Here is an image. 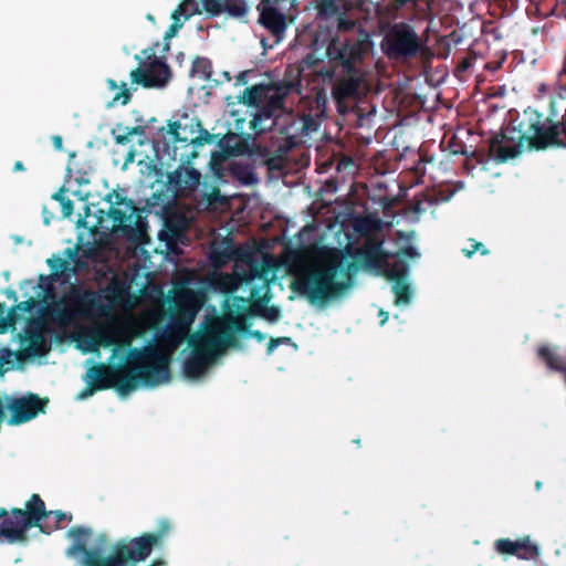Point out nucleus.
Instances as JSON below:
<instances>
[{
	"mask_svg": "<svg viewBox=\"0 0 566 566\" xmlns=\"http://www.w3.org/2000/svg\"><path fill=\"white\" fill-rule=\"evenodd\" d=\"M171 532V523L167 518L158 522L157 530L144 533L130 539H119L111 544L105 533L95 536L93 544L87 545L93 531L85 526H73L67 534L73 538L69 547L70 556L82 555V566H125L128 563L136 564L145 560L155 547H161L166 537Z\"/></svg>",
	"mask_w": 566,
	"mask_h": 566,
	"instance_id": "1",
	"label": "nucleus"
},
{
	"mask_svg": "<svg viewBox=\"0 0 566 566\" xmlns=\"http://www.w3.org/2000/svg\"><path fill=\"white\" fill-rule=\"evenodd\" d=\"M525 145L536 150L566 146V115L558 117L553 102L546 116L532 107L524 109L516 125L506 126L490 139L489 153L495 161L505 163L517 157Z\"/></svg>",
	"mask_w": 566,
	"mask_h": 566,
	"instance_id": "2",
	"label": "nucleus"
},
{
	"mask_svg": "<svg viewBox=\"0 0 566 566\" xmlns=\"http://www.w3.org/2000/svg\"><path fill=\"white\" fill-rule=\"evenodd\" d=\"M169 356L156 347L133 348L126 364H95L85 374L95 386L108 385L122 395L136 389L138 382L156 386L170 380Z\"/></svg>",
	"mask_w": 566,
	"mask_h": 566,
	"instance_id": "3",
	"label": "nucleus"
},
{
	"mask_svg": "<svg viewBox=\"0 0 566 566\" xmlns=\"http://www.w3.org/2000/svg\"><path fill=\"white\" fill-rule=\"evenodd\" d=\"M310 48L312 53L307 54L305 59L308 64L321 60L314 57L319 52L328 61V65L317 71V75L323 82H326L333 81L337 73L361 70L359 64L367 52V42L358 36H349L345 32H336V30L324 25L313 31Z\"/></svg>",
	"mask_w": 566,
	"mask_h": 566,
	"instance_id": "4",
	"label": "nucleus"
},
{
	"mask_svg": "<svg viewBox=\"0 0 566 566\" xmlns=\"http://www.w3.org/2000/svg\"><path fill=\"white\" fill-rule=\"evenodd\" d=\"M343 270V261L339 256L305 264L294 272L290 289L311 304H324L350 287L352 282L348 279L347 281L336 280Z\"/></svg>",
	"mask_w": 566,
	"mask_h": 566,
	"instance_id": "5",
	"label": "nucleus"
},
{
	"mask_svg": "<svg viewBox=\"0 0 566 566\" xmlns=\"http://www.w3.org/2000/svg\"><path fill=\"white\" fill-rule=\"evenodd\" d=\"M50 516L51 512L46 511L44 501L35 493L25 502L24 510L15 507L9 514L0 507V543L3 539L10 544L24 542L31 527H40L44 532L41 522Z\"/></svg>",
	"mask_w": 566,
	"mask_h": 566,
	"instance_id": "6",
	"label": "nucleus"
},
{
	"mask_svg": "<svg viewBox=\"0 0 566 566\" xmlns=\"http://www.w3.org/2000/svg\"><path fill=\"white\" fill-rule=\"evenodd\" d=\"M188 344L191 352L184 360L182 371L189 379H198L203 376L221 349L230 346L208 326L202 333L192 335L188 339Z\"/></svg>",
	"mask_w": 566,
	"mask_h": 566,
	"instance_id": "7",
	"label": "nucleus"
},
{
	"mask_svg": "<svg viewBox=\"0 0 566 566\" xmlns=\"http://www.w3.org/2000/svg\"><path fill=\"white\" fill-rule=\"evenodd\" d=\"M159 45V42H156L153 46L144 49L142 51L143 60L138 55L135 56L139 61V65L129 74L132 84L140 85L145 88H160L170 81L171 71L164 61L166 53L169 51V43L166 42L163 46L161 56L156 54V49Z\"/></svg>",
	"mask_w": 566,
	"mask_h": 566,
	"instance_id": "8",
	"label": "nucleus"
},
{
	"mask_svg": "<svg viewBox=\"0 0 566 566\" xmlns=\"http://www.w3.org/2000/svg\"><path fill=\"white\" fill-rule=\"evenodd\" d=\"M381 48L389 59L407 61L415 59L423 45L411 24L396 22L386 31Z\"/></svg>",
	"mask_w": 566,
	"mask_h": 566,
	"instance_id": "9",
	"label": "nucleus"
},
{
	"mask_svg": "<svg viewBox=\"0 0 566 566\" xmlns=\"http://www.w3.org/2000/svg\"><path fill=\"white\" fill-rule=\"evenodd\" d=\"M253 315H255L254 303L249 305L247 298L234 296L229 312L223 316L217 317L208 327L229 345H232L234 343V333L248 332L249 324L247 318Z\"/></svg>",
	"mask_w": 566,
	"mask_h": 566,
	"instance_id": "10",
	"label": "nucleus"
},
{
	"mask_svg": "<svg viewBox=\"0 0 566 566\" xmlns=\"http://www.w3.org/2000/svg\"><path fill=\"white\" fill-rule=\"evenodd\" d=\"M338 77L325 83H332V97L340 114L349 112L365 95L367 84L361 70L338 73Z\"/></svg>",
	"mask_w": 566,
	"mask_h": 566,
	"instance_id": "11",
	"label": "nucleus"
},
{
	"mask_svg": "<svg viewBox=\"0 0 566 566\" xmlns=\"http://www.w3.org/2000/svg\"><path fill=\"white\" fill-rule=\"evenodd\" d=\"M168 134L175 143H188L195 147H202L213 142V135L205 129L201 120L196 116L184 113L178 120L168 122Z\"/></svg>",
	"mask_w": 566,
	"mask_h": 566,
	"instance_id": "12",
	"label": "nucleus"
},
{
	"mask_svg": "<svg viewBox=\"0 0 566 566\" xmlns=\"http://www.w3.org/2000/svg\"><path fill=\"white\" fill-rule=\"evenodd\" d=\"M301 144L302 138L292 134L291 127L281 128L280 136L272 137V145L275 147L273 153L263 146H256V153L264 158V164L270 171H281L287 165L290 151Z\"/></svg>",
	"mask_w": 566,
	"mask_h": 566,
	"instance_id": "13",
	"label": "nucleus"
},
{
	"mask_svg": "<svg viewBox=\"0 0 566 566\" xmlns=\"http://www.w3.org/2000/svg\"><path fill=\"white\" fill-rule=\"evenodd\" d=\"M382 243L373 239H368L365 244L356 249L354 253V262L347 264L345 273L350 281L352 274L358 270L359 264L366 269L382 268L386 262L387 254L382 250Z\"/></svg>",
	"mask_w": 566,
	"mask_h": 566,
	"instance_id": "14",
	"label": "nucleus"
},
{
	"mask_svg": "<svg viewBox=\"0 0 566 566\" xmlns=\"http://www.w3.org/2000/svg\"><path fill=\"white\" fill-rule=\"evenodd\" d=\"M319 22L316 29L324 25L336 32H346L355 28V22L346 19L339 6L334 0H323L318 6Z\"/></svg>",
	"mask_w": 566,
	"mask_h": 566,
	"instance_id": "15",
	"label": "nucleus"
},
{
	"mask_svg": "<svg viewBox=\"0 0 566 566\" xmlns=\"http://www.w3.org/2000/svg\"><path fill=\"white\" fill-rule=\"evenodd\" d=\"M201 174L191 166L180 165L167 176V182L180 195L193 192L200 184Z\"/></svg>",
	"mask_w": 566,
	"mask_h": 566,
	"instance_id": "16",
	"label": "nucleus"
},
{
	"mask_svg": "<svg viewBox=\"0 0 566 566\" xmlns=\"http://www.w3.org/2000/svg\"><path fill=\"white\" fill-rule=\"evenodd\" d=\"M199 308L200 305L192 292L187 291L177 297L175 306L170 311L169 319L190 329Z\"/></svg>",
	"mask_w": 566,
	"mask_h": 566,
	"instance_id": "17",
	"label": "nucleus"
},
{
	"mask_svg": "<svg viewBox=\"0 0 566 566\" xmlns=\"http://www.w3.org/2000/svg\"><path fill=\"white\" fill-rule=\"evenodd\" d=\"M76 311L67 306H56L53 308L54 318L59 322H69L75 314L85 315L91 308L96 306V296L93 292L75 294L72 298Z\"/></svg>",
	"mask_w": 566,
	"mask_h": 566,
	"instance_id": "18",
	"label": "nucleus"
},
{
	"mask_svg": "<svg viewBox=\"0 0 566 566\" xmlns=\"http://www.w3.org/2000/svg\"><path fill=\"white\" fill-rule=\"evenodd\" d=\"M106 200L111 203L108 216L115 224H123L133 219L136 211L133 200L116 191L108 193Z\"/></svg>",
	"mask_w": 566,
	"mask_h": 566,
	"instance_id": "19",
	"label": "nucleus"
},
{
	"mask_svg": "<svg viewBox=\"0 0 566 566\" xmlns=\"http://www.w3.org/2000/svg\"><path fill=\"white\" fill-rule=\"evenodd\" d=\"M258 10L260 11V22L273 35H280L285 31V17L275 7H258Z\"/></svg>",
	"mask_w": 566,
	"mask_h": 566,
	"instance_id": "20",
	"label": "nucleus"
},
{
	"mask_svg": "<svg viewBox=\"0 0 566 566\" xmlns=\"http://www.w3.org/2000/svg\"><path fill=\"white\" fill-rule=\"evenodd\" d=\"M21 344H25L22 348V354L24 355L41 357L48 353L46 339L38 328L28 329L25 335L21 337Z\"/></svg>",
	"mask_w": 566,
	"mask_h": 566,
	"instance_id": "21",
	"label": "nucleus"
},
{
	"mask_svg": "<svg viewBox=\"0 0 566 566\" xmlns=\"http://www.w3.org/2000/svg\"><path fill=\"white\" fill-rule=\"evenodd\" d=\"M382 268L385 269V275L387 279L394 283L407 280L409 264L405 259L397 258L392 262H388L386 259Z\"/></svg>",
	"mask_w": 566,
	"mask_h": 566,
	"instance_id": "22",
	"label": "nucleus"
},
{
	"mask_svg": "<svg viewBox=\"0 0 566 566\" xmlns=\"http://www.w3.org/2000/svg\"><path fill=\"white\" fill-rule=\"evenodd\" d=\"M538 358L549 368L556 371L565 370V360L555 348L547 345L537 348Z\"/></svg>",
	"mask_w": 566,
	"mask_h": 566,
	"instance_id": "23",
	"label": "nucleus"
},
{
	"mask_svg": "<svg viewBox=\"0 0 566 566\" xmlns=\"http://www.w3.org/2000/svg\"><path fill=\"white\" fill-rule=\"evenodd\" d=\"M189 331L190 329L169 319L163 332V338L172 347H177L188 337Z\"/></svg>",
	"mask_w": 566,
	"mask_h": 566,
	"instance_id": "24",
	"label": "nucleus"
},
{
	"mask_svg": "<svg viewBox=\"0 0 566 566\" xmlns=\"http://www.w3.org/2000/svg\"><path fill=\"white\" fill-rule=\"evenodd\" d=\"M229 170L230 175L242 185L250 186L258 181L254 169L251 165L232 163Z\"/></svg>",
	"mask_w": 566,
	"mask_h": 566,
	"instance_id": "25",
	"label": "nucleus"
},
{
	"mask_svg": "<svg viewBox=\"0 0 566 566\" xmlns=\"http://www.w3.org/2000/svg\"><path fill=\"white\" fill-rule=\"evenodd\" d=\"M191 74L198 76L206 82L219 84V80L212 78V63L208 57L198 56L192 62Z\"/></svg>",
	"mask_w": 566,
	"mask_h": 566,
	"instance_id": "26",
	"label": "nucleus"
},
{
	"mask_svg": "<svg viewBox=\"0 0 566 566\" xmlns=\"http://www.w3.org/2000/svg\"><path fill=\"white\" fill-rule=\"evenodd\" d=\"M271 108H262L250 122V128L254 134L260 135L274 124Z\"/></svg>",
	"mask_w": 566,
	"mask_h": 566,
	"instance_id": "27",
	"label": "nucleus"
},
{
	"mask_svg": "<svg viewBox=\"0 0 566 566\" xmlns=\"http://www.w3.org/2000/svg\"><path fill=\"white\" fill-rule=\"evenodd\" d=\"M138 218V221H136L135 226H133V220L126 221L123 224H118L123 231L124 234L128 237L129 240L143 243L146 239V229L144 223L142 222L140 218Z\"/></svg>",
	"mask_w": 566,
	"mask_h": 566,
	"instance_id": "28",
	"label": "nucleus"
},
{
	"mask_svg": "<svg viewBox=\"0 0 566 566\" xmlns=\"http://www.w3.org/2000/svg\"><path fill=\"white\" fill-rule=\"evenodd\" d=\"M265 98V88L262 85H253L251 87H247L243 91V95L240 98V102L248 105L260 107Z\"/></svg>",
	"mask_w": 566,
	"mask_h": 566,
	"instance_id": "29",
	"label": "nucleus"
},
{
	"mask_svg": "<svg viewBox=\"0 0 566 566\" xmlns=\"http://www.w3.org/2000/svg\"><path fill=\"white\" fill-rule=\"evenodd\" d=\"M516 557L524 560H536L539 557V548L531 541L530 536L522 537Z\"/></svg>",
	"mask_w": 566,
	"mask_h": 566,
	"instance_id": "30",
	"label": "nucleus"
},
{
	"mask_svg": "<svg viewBox=\"0 0 566 566\" xmlns=\"http://www.w3.org/2000/svg\"><path fill=\"white\" fill-rule=\"evenodd\" d=\"M291 133L298 135L302 138V144L304 143V136H307L312 130H315L317 127L316 122L310 116H304L300 120V127H295V123L292 125L284 126L283 128H290Z\"/></svg>",
	"mask_w": 566,
	"mask_h": 566,
	"instance_id": "31",
	"label": "nucleus"
},
{
	"mask_svg": "<svg viewBox=\"0 0 566 566\" xmlns=\"http://www.w3.org/2000/svg\"><path fill=\"white\" fill-rule=\"evenodd\" d=\"M38 302L35 298L30 297L27 301L20 302L18 305L13 306L8 312V325L13 326L17 321L19 319V316L17 314V311H20L21 313H31L34 307L36 306Z\"/></svg>",
	"mask_w": 566,
	"mask_h": 566,
	"instance_id": "32",
	"label": "nucleus"
},
{
	"mask_svg": "<svg viewBox=\"0 0 566 566\" xmlns=\"http://www.w3.org/2000/svg\"><path fill=\"white\" fill-rule=\"evenodd\" d=\"M392 291L395 293V303L397 305L408 304L410 302L411 289L406 281L395 282L392 285Z\"/></svg>",
	"mask_w": 566,
	"mask_h": 566,
	"instance_id": "33",
	"label": "nucleus"
},
{
	"mask_svg": "<svg viewBox=\"0 0 566 566\" xmlns=\"http://www.w3.org/2000/svg\"><path fill=\"white\" fill-rule=\"evenodd\" d=\"M520 545V538L516 541H511L509 538H499L494 542V548L497 553L503 555H513L517 556Z\"/></svg>",
	"mask_w": 566,
	"mask_h": 566,
	"instance_id": "34",
	"label": "nucleus"
},
{
	"mask_svg": "<svg viewBox=\"0 0 566 566\" xmlns=\"http://www.w3.org/2000/svg\"><path fill=\"white\" fill-rule=\"evenodd\" d=\"M255 315H260L269 322H277L281 311L276 306H265L262 302L254 303Z\"/></svg>",
	"mask_w": 566,
	"mask_h": 566,
	"instance_id": "35",
	"label": "nucleus"
},
{
	"mask_svg": "<svg viewBox=\"0 0 566 566\" xmlns=\"http://www.w3.org/2000/svg\"><path fill=\"white\" fill-rule=\"evenodd\" d=\"M223 12L234 18H242L248 13V7L244 0H226Z\"/></svg>",
	"mask_w": 566,
	"mask_h": 566,
	"instance_id": "36",
	"label": "nucleus"
},
{
	"mask_svg": "<svg viewBox=\"0 0 566 566\" xmlns=\"http://www.w3.org/2000/svg\"><path fill=\"white\" fill-rule=\"evenodd\" d=\"M177 8L181 11L184 21H187L192 15L201 13L197 0H182Z\"/></svg>",
	"mask_w": 566,
	"mask_h": 566,
	"instance_id": "37",
	"label": "nucleus"
},
{
	"mask_svg": "<svg viewBox=\"0 0 566 566\" xmlns=\"http://www.w3.org/2000/svg\"><path fill=\"white\" fill-rule=\"evenodd\" d=\"M203 9L211 17L219 15L224 10L226 0H201Z\"/></svg>",
	"mask_w": 566,
	"mask_h": 566,
	"instance_id": "38",
	"label": "nucleus"
},
{
	"mask_svg": "<svg viewBox=\"0 0 566 566\" xmlns=\"http://www.w3.org/2000/svg\"><path fill=\"white\" fill-rule=\"evenodd\" d=\"M84 381L86 382L85 388H83L77 394V399L83 400L91 396H93L96 391L106 390L108 385H102V386H95L92 384L88 379L84 378Z\"/></svg>",
	"mask_w": 566,
	"mask_h": 566,
	"instance_id": "39",
	"label": "nucleus"
},
{
	"mask_svg": "<svg viewBox=\"0 0 566 566\" xmlns=\"http://www.w3.org/2000/svg\"><path fill=\"white\" fill-rule=\"evenodd\" d=\"M507 57L506 52L500 51L495 54V59L484 64V70L494 73L499 71Z\"/></svg>",
	"mask_w": 566,
	"mask_h": 566,
	"instance_id": "40",
	"label": "nucleus"
},
{
	"mask_svg": "<svg viewBox=\"0 0 566 566\" xmlns=\"http://www.w3.org/2000/svg\"><path fill=\"white\" fill-rule=\"evenodd\" d=\"M48 265L55 275H59L60 272L67 270L69 261L61 258H51L48 260Z\"/></svg>",
	"mask_w": 566,
	"mask_h": 566,
	"instance_id": "41",
	"label": "nucleus"
},
{
	"mask_svg": "<svg viewBox=\"0 0 566 566\" xmlns=\"http://www.w3.org/2000/svg\"><path fill=\"white\" fill-rule=\"evenodd\" d=\"M94 339L97 345H102L103 347H109L115 344V337L104 331L96 332Z\"/></svg>",
	"mask_w": 566,
	"mask_h": 566,
	"instance_id": "42",
	"label": "nucleus"
},
{
	"mask_svg": "<svg viewBox=\"0 0 566 566\" xmlns=\"http://www.w3.org/2000/svg\"><path fill=\"white\" fill-rule=\"evenodd\" d=\"M470 242H472V251L462 249V253L467 258H471L475 252H480L481 255H488L490 253V251L481 242H478L474 239H470Z\"/></svg>",
	"mask_w": 566,
	"mask_h": 566,
	"instance_id": "43",
	"label": "nucleus"
},
{
	"mask_svg": "<svg viewBox=\"0 0 566 566\" xmlns=\"http://www.w3.org/2000/svg\"><path fill=\"white\" fill-rule=\"evenodd\" d=\"M120 91L114 96V101H120L123 105H126L132 99V94L129 90L127 88V84L125 82L122 83L119 86Z\"/></svg>",
	"mask_w": 566,
	"mask_h": 566,
	"instance_id": "44",
	"label": "nucleus"
},
{
	"mask_svg": "<svg viewBox=\"0 0 566 566\" xmlns=\"http://www.w3.org/2000/svg\"><path fill=\"white\" fill-rule=\"evenodd\" d=\"M120 129V126L118 128L112 129V135L114 137V140L117 145H126L130 142V136L128 135L127 129L124 128L123 134H117V130Z\"/></svg>",
	"mask_w": 566,
	"mask_h": 566,
	"instance_id": "45",
	"label": "nucleus"
},
{
	"mask_svg": "<svg viewBox=\"0 0 566 566\" xmlns=\"http://www.w3.org/2000/svg\"><path fill=\"white\" fill-rule=\"evenodd\" d=\"M419 252L412 245L405 247L400 249L399 252L397 253V258H402L405 260L406 258L416 259L419 258Z\"/></svg>",
	"mask_w": 566,
	"mask_h": 566,
	"instance_id": "46",
	"label": "nucleus"
},
{
	"mask_svg": "<svg viewBox=\"0 0 566 566\" xmlns=\"http://www.w3.org/2000/svg\"><path fill=\"white\" fill-rule=\"evenodd\" d=\"M13 352L6 348L0 350V375L3 374L6 369H2L4 365H12Z\"/></svg>",
	"mask_w": 566,
	"mask_h": 566,
	"instance_id": "47",
	"label": "nucleus"
},
{
	"mask_svg": "<svg viewBox=\"0 0 566 566\" xmlns=\"http://www.w3.org/2000/svg\"><path fill=\"white\" fill-rule=\"evenodd\" d=\"M473 63V59L471 56L463 57L455 67V75L459 76L461 73L467 72L469 69H471Z\"/></svg>",
	"mask_w": 566,
	"mask_h": 566,
	"instance_id": "48",
	"label": "nucleus"
},
{
	"mask_svg": "<svg viewBox=\"0 0 566 566\" xmlns=\"http://www.w3.org/2000/svg\"><path fill=\"white\" fill-rule=\"evenodd\" d=\"M61 211H62V214L63 217L65 218H69L73 214V211H74V203L71 199L66 198L62 203H61Z\"/></svg>",
	"mask_w": 566,
	"mask_h": 566,
	"instance_id": "49",
	"label": "nucleus"
},
{
	"mask_svg": "<svg viewBox=\"0 0 566 566\" xmlns=\"http://www.w3.org/2000/svg\"><path fill=\"white\" fill-rule=\"evenodd\" d=\"M180 29H181V23L171 22V24L168 27V29L165 32V35H164L165 41H168L171 38H174Z\"/></svg>",
	"mask_w": 566,
	"mask_h": 566,
	"instance_id": "50",
	"label": "nucleus"
},
{
	"mask_svg": "<svg viewBox=\"0 0 566 566\" xmlns=\"http://www.w3.org/2000/svg\"><path fill=\"white\" fill-rule=\"evenodd\" d=\"M373 221L368 218H363L357 221L356 230L359 232H366L371 229Z\"/></svg>",
	"mask_w": 566,
	"mask_h": 566,
	"instance_id": "51",
	"label": "nucleus"
},
{
	"mask_svg": "<svg viewBox=\"0 0 566 566\" xmlns=\"http://www.w3.org/2000/svg\"><path fill=\"white\" fill-rule=\"evenodd\" d=\"M4 312H6V304L0 303V328H1V332L7 331V328L11 326V325H8V316L4 317Z\"/></svg>",
	"mask_w": 566,
	"mask_h": 566,
	"instance_id": "52",
	"label": "nucleus"
},
{
	"mask_svg": "<svg viewBox=\"0 0 566 566\" xmlns=\"http://www.w3.org/2000/svg\"><path fill=\"white\" fill-rule=\"evenodd\" d=\"M51 512V515H53L55 517V524L53 526L54 530H57L60 528V523L66 518V514L62 511H50Z\"/></svg>",
	"mask_w": 566,
	"mask_h": 566,
	"instance_id": "53",
	"label": "nucleus"
},
{
	"mask_svg": "<svg viewBox=\"0 0 566 566\" xmlns=\"http://www.w3.org/2000/svg\"><path fill=\"white\" fill-rule=\"evenodd\" d=\"M178 237V232L176 229H169L168 232L165 233V240L167 241V245L170 247Z\"/></svg>",
	"mask_w": 566,
	"mask_h": 566,
	"instance_id": "54",
	"label": "nucleus"
},
{
	"mask_svg": "<svg viewBox=\"0 0 566 566\" xmlns=\"http://www.w3.org/2000/svg\"><path fill=\"white\" fill-rule=\"evenodd\" d=\"M171 20H172V22L181 23V27L184 25L185 21H184V18H182V13H181V11L178 8H176L172 11Z\"/></svg>",
	"mask_w": 566,
	"mask_h": 566,
	"instance_id": "55",
	"label": "nucleus"
},
{
	"mask_svg": "<svg viewBox=\"0 0 566 566\" xmlns=\"http://www.w3.org/2000/svg\"><path fill=\"white\" fill-rule=\"evenodd\" d=\"M13 356L15 357L19 364H23L29 358H34L32 355L22 354V349L13 352Z\"/></svg>",
	"mask_w": 566,
	"mask_h": 566,
	"instance_id": "56",
	"label": "nucleus"
},
{
	"mask_svg": "<svg viewBox=\"0 0 566 566\" xmlns=\"http://www.w3.org/2000/svg\"><path fill=\"white\" fill-rule=\"evenodd\" d=\"M52 143H53V146L56 150H61L62 147H63V139L60 135H54L52 137Z\"/></svg>",
	"mask_w": 566,
	"mask_h": 566,
	"instance_id": "57",
	"label": "nucleus"
},
{
	"mask_svg": "<svg viewBox=\"0 0 566 566\" xmlns=\"http://www.w3.org/2000/svg\"><path fill=\"white\" fill-rule=\"evenodd\" d=\"M125 129H127L129 136L144 134V127L143 126H135V127H132V128L125 127Z\"/></svg>",
	"mask_w": 566,
	"mask_h": 566,
	"instance_id": "58",
	"label": "nucleus"
},
{
	"mask_svg": "<svg viewBox=\"0 0 566 566\" xmlns=\"http://www.w3.org/2000/svg\"><path fill=\"white\" fill-rule=\"evenodd\" d=\"M279 345V340H276L275 338H271L270 342L268 343V354H271Z\"/></svg>",
	"mask_w": 566,
	"mask_h": 566,
	"instance_id": "59",
	"label": "nucleus"
},
{
	"mask_svg": "<svg viewBox=\"0 0 566 566\" xmlns=\"http://www.w3.org/2000/svg\"><path fill=\"white\" fill-rule=\"evenodd\" d=\"M67 197H65L64 195V190L61 189L60 191L55 192L53 196H52V199L59 201L60 203H62Z\"/></svg>",
	"mask_w": 566,
	"mask_h": 566,
	"instance_id": "60",
	"label": "nucleus"
},
{
	"mask_svg": "<svg viewBox=\"0 0 566 566\" xmlns=\"http://www.w3.org/2000/svg\"><path fill=\"white\" fill-rule=\"evenodd\" d=\"M281 0H261L258 7H275Z\"/></svg>",
	"mask_w": 566,
	"mask_h": 566,
	"instance_id": "61",
	"label": "nucleus"
},
{
	"mask_svg": "<svg viewBox=\"0 0 566 566\" xmlns=\"http://www.w3.org/2000/svg\"><path fill=\"white\" fill-rule=\"evenodd\" d=\"M294 87V84L293 83H286L284 84L282 87H279V92H282L284 95L287 94L291 88Z\"/></svg>",
	"mask_w": 566,
	"mask_h": 566,
	"instance_id": "62",
	"label": "nucleus"
},
{
	"mask_svg": "<svg viewBox=\"0 0 566 566\" xmlns=\"http://www.w3.org/2000/svg\"><path fill=\"white\" fill-rule=\"evenodd\" d=\"M251 336L256 338L259 342H262L265 338V335L260 331H252Z\"/></svg>",
	"mask_w": 566,
	"mask_h": 566,
	"instance_id": "63",
	"label": "nucleus"
},
{
	"mask_svg": "<svg viewBox=\"0 0 566 566\" xmlns=\"http://www.w3.org/2000/svg\"><path fill=\"white\" fill-rule=\"evenodd\" d=\"M6 295H7V297H8L9 300H12V301H14V302H17V300H18L17 293H15V291H13V290H7V291H6Z\"/></svg>",
	"mask_w": 566,
	"mask_h": 566,
	"instance_id": "64",
	"label": "nucleus"
}]
</instances>
